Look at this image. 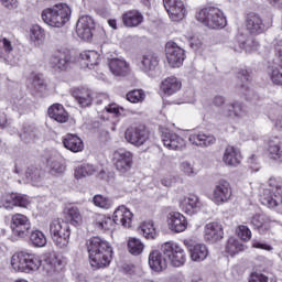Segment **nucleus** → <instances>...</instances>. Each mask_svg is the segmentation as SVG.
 Listing matches in <instances>:
<instances>
[{
  "label": "nucleus",
  "mask_w": 282,
  "mask_h": 282,
  "mask_svg": "<svg viewBox=\"0 0 282 282\" xmlns=\"http://www.w3.org/2000/svg\"><path fill=\"white\" fill-rule=\"evenodd\" d=\"M106 111L108 113H113L117 117L120 116H127V110L120 106H118V104H110L106 107Z\"/></svg>",
  "instance_id": "052dcab7"
},
{
  "label": "nucleus",
  "mask_w": 282,
  "mask_h": 282,
  "mask_svg": "<svg viewBox=\"0 0 282 282\" xmlns=\"http://www.w3.org/2000/svg\"><path fill=\"white\" fill-rule=\"evenodd\" d=\"M113 254V249L111 247H108L107 249H104L100 253H96V256H88L91 268H95V270H100V268H107L109 267V263H111V257Z\"/></svg>",
  "instance_id": "b1692460"
},
{
  "label": "nucleus",
  "mask_w": 282,
  "mask_h": 282,
  "mask_svg": "<svg viewBox=\"0 0 282 282\" xmlns=\"http://www.w3.org/2000/svg\"><path fill=\"white\" fill-rule=\"evenodd\" d=\"M238 85L237 89L240 94H243V96H248V91H250V88L248 87V82L250 80V74H248V70L242 69L238 73Z\"/></svg>",
  "instance_id": "09e8293b"
},
{
  "label": "nucleus",
  "mask_w": 282,
  "mask_h": 282,
  "mask_svg": "<svg viewBox=\"0 0 282 282\" xmlns=\"http://www.w3.org/2000/svg\"><path fill=\"white\" fill-rule=\"evenodd\" d=\"M26 177L28 180L32 181V184H34V186H39V183L41 182V170L29 167L26 170Z\"/></svg>",
  "instance_id": "13d9d810"
},
{
  "label": "nucleus",
  "mask_w": 282,
  "mask_h": 282,
  "mask_svg": "<svg viewBox=\"0 0 282 282\" xmlns=\"http://www.w3.org/2000/svg\"><path fill=\"white\" fill-rule=\"evenodd\" d=\"M161 184L163 186H166L167 188L173 186V184H175V176H171V175H167V176H164L162 180H161Z\"/></svg>",
  "instance_id": "338daca9"
},
{
  "label": "nucleus",
  "mask_w": 282,
  "mask_h": 282,
  "mask_svg": "<svg viewBox=\"0 0 282 282\" xmlns=\"http://www.w3.org/2000/svg\"><path fill=\"white\" fill-rule=\"evenodd\" d=\"M93 204L97 206V208H102L104 210H109V208L113 206V202L102 195H95L93 198Z\"/></svg>",
  "instance_id": "864d4df0"
},
{
  "label": "nucleus",
  "mask_w": 282,
  "mask_h": 282,
  "mask_svg": "<svg viewBox=\"0 0 282 282\" xmlns=\"http://www.w3.org/2000/svg\"><path fill=\"white\" fill-rule=\"evenodd\" d=\"M272 45H273V48H274V52H275V56L282 63V39L275 37L272 42Z\"/></svg>",
  "instance_id": "680f3d73"
},
{
  "label": "nucleus",
  "mask_w": 282,
  "mask_h": 282,
  "mask_svg": "<svg viewBox=\"0 0 282 282\" xmlns=\"http://www.w3.org/2000/svg\"><path fill=\"white\" fill-rule=\"evenodd\" d=\"M10 228L14 237L28 239L30 237V230H32V221L23 214H14L11 217Z\"/></svg>",
  "instance_id": "6e6552de"
},
{
  "label": "nucleus",
  "mask_w": 282,
  "mask_h": 282,
  "mask_svg": "<svg viewBox=\"0 0 282 282\" xmlns=\"http://www.w3.org/2000/svg\"><path fill=\"white\" fill-rule=\"evenodd\" d=\"M0 3L7 10H17L19 8V0H0Z\"/></svg>",
  "instance_id": "e2e57ef3"
},
{
  "label": "nucleus",
  "mask_w": 282,
  "mask_h": 282,
  "mask_svg": "<svg viewBox=\"0 0 282 282\" xmlns=\"http://www.w3.org/2000/svg\"><path fill=\"white\" fill-rule=\"evenodd\" d=\"M72 17V9L66 3L55 4L42 11V21L50 28H63Z\"/></svg>",
  "instance_id": "f03ea898"
},
{
  "label": "nucleus",
  "mask_w": 282,
  "mask_h": 282,
  "mask_svg": "<svg viewBox=\"0 0 282 282\" xmlns=\"http://www.w3.org/2000/svg\"><path fill=\"white\" fill-rule=\"evenodd\" d=\"M144 21V15L138 10H131L122 15L123 25L127 28H138Z\"/></svg>",
  "instance_id": "ea45409f"
},
{
  "label": "nucleus",
  "mask_w": 282,
  "mask_h": 282,
  "mask_svg": "<svg viewBox=\"0 0 282 282\" xmlns=\"http://www.w3.org/2000/svg\"><path fill=\"white\" fill-rule=\"evenodd\" d=\"M260 202L268 208H276L282 204V185L276 178L269 180V188H264L260 195Z\"/></svg>",
  "instance_id": "423d86ee"
},
{
  "label": "nucleus",
  "mask_w": 282,
  "mask_h": 282,
  "mask_svg": "<svg viewBox=\"0 0 282 282\" xmlns=\"http://www.w3.org/2000/svg\"><path fill=\"white\" fill-rule=\"evenodd\" d=\"M65 218L72 226H80L83 224V214H80V209L76 206L66 209Z\"/></svg>",
  "instance_id": "a18cd8bd"
},
{
  "label": "nucleus",
  "mask_w": 282,
  "mask_h": 282,
  "mask_svg": "<svg viewBox=\"0 0 282 282\" xmlns=\"http://www.w3.org/2000/svg\"><path fill=\"white\" fill-rule=\"evenodd\" d=\"M226 252L231 257H235L238 252H243V245L235 238H229L226 246Z\"/></svg>",
  "instance_id": "603ef678"
},
{
  "label": "nucleus",
  "mask_w": 282,
  "mask_h": 282,
  "mask_svg": "<svg viewBox=\"0 0 282 282\" xmlns=\"http://www.w3.org/2000/svg\"><path fill=\"white\" fill-rule=\"evenodd\" d=\"M87 250H88V257H96V254L101 253L104 250H107L111 247V245L100 238V237H93L89 240H87Z\"/></svg>",
  "instance_id": "cd10ccee"
},
{
  "label": "nucleus",
  "mask_w": 282,
  "mask_h": 282,
  "mask_svg": "<svg viewBox=\"0 0 282 282\" xmlns=\"http://www.w3.org/2000/svg\"><path fill=\"white\" fill-rule=\"evenodd\" d=\"M0 202L4 208H14V206H18L19 208H28L31 204L30 197L17 193L4 194L0 198Z\"/></svg>",
  "instance_id": "dca6fc26"
},
{
  "label": "nucleus",
  "mask_w": 282,
  "mask_h": 282,
  "mask_svg": "<svg viewBox=\"0 0 282 282\" xmlns=\"http://www.w3.org/2000/svg\"><path fill=\"white\" fill-rule=\"evenodd\" d=\"M73 97L79 107H91L94 102V93L88 88H77L73 91Z\"/></svg>",
  "instance_id": "7c9ffc66"
},
{
  "label": "nucleus",
  "mask_w": 282,
  "mask_h": 282,
  "mask_svg": "<svg viewBox=\"0 0 282 282\" xmlns=\"http://www.w3.org/2000/svg\"><path fill=\"white\" fill-rule=\"evenodd\" d=\"M204 237L209 243H217V241L224 239V227L217 221L209 223L205 226Z\"/></svg>",
  "instance_id": "a878e982"
},
{
  "label": "nucleus",
  "mask_w": 282,
  "mask_h": 282,
  "mask_svg": "<svg viewBox=\"0 0 282 282\" xmlns=\"http://www.w3.org/2000/svg\"><path fill=\"white\" fill-rule=\"evenodd\" d=\"M63 144L65 149L72 151L73 153H80L83 149H85V144H83V140L76 134H66L63 138Z\"/></svg>",
  "instance_id": "72a5a7b5"
},
{
  "label": "nucleus",
  "mask_w": 282,
  "mask_h": 282,
  "mask_svg": "<svg viewBox=\"0 0 282 282\" xmlns=\"http://www.w3.org/2000/svg\"><path fill=\"white\" fill-rule=\"evenodd\" d=\"M94 226L97 230H113L117 226H123V228H131L133 221V213L126 206H119L113 213V219L107 217L104 214H95L93 216Z\"/></svg>",
  "instance_id": "f257e3e1"
},
{
  "label": "nucleus",
  "mask_w": 282,
  "mask_h": 282,
  "mask_svg": "<svg viewBox=\"0 0 282 282\" xmlns=\"http://www.w3.org/2000/svg\"><path fill=\"white\" fill-rule=\"evenodd\" d=\"M167 225L172 232H184L188 228L186 216L178 212H171L167 215Z\"/></svg>",
  "instance_id": "412c9836"
},
{
  "label": "nucleus",
  "mask_w": 282,
  "mask_h": 282,
  "mask_svg": "<svg viewBox=\"0 0 282 282\" xmlns=\"http://www.w3.org/2000/svg\"><path fill=\"white\" fill-rule=\"evenodd\" d=\"M29 242L33 248H45L47 246V237H45V234L39 229H33L32 231H29Z\"/></svg>",
  "instance_id": "79ce46f5"
},
{
  "label": "nucleus",
  "mask_w": 282,
  "mask_h": 282,
  "mask_svg": "<svg viewBox=\"0 0 282 282\" xmlns=\"http://www.w3.org/2000/svg\"><path fill=\"white\" fill-rule=\"evenodd\" d=\"M72 57L63 51H56L48 61L50 67L54 69V72H65L69 67V63Z\"/></svg>",
  "instance_id": "4be33fe9"
},
{
  "label": "nucleus",
  "mask_w": 282,
  "mask_h": 282,
  "mask_svg": "<svg viewBox=\"0 0 282 282\" xmlns=\"http://www.w3.org/2000/svg\"><path fill=\"white\" fill-rule=\"evenodd\" d=\"M246 28L250 34H263L265 32V24L259 14H250L247 18Z\"/></svg>",
  "instance_id": "2f4dec72"
},
{
  "label": "nucleus",
  "mask_w": 282,
  "mask_h": 282,
  "mask_svg": "<svg viewBox=\"0 0 282 282\" xmlns=\"http://www.w3.org/2000/svg\"><path fill=\"white\" fill-rule=\"evenodd\" d=\"M269 75L274 85H282V67L271 66L269 69Z\"/></svg>",
  "instance_id": "4d7b16f0"
},
{
  "label": "nucleus",
  "mask_w": 282,
  "mask_h": 282,
  "mask_svg": "<svg viewBox=\"0 0 282 282\" xmlns=\"http://www.w3.org/2000/svg\"><path fill=\"white\" fill-rule=\"evenodd\" d=\"M165 54L169 65L172 67H182L186 58V53L184 48L180 47L177 43L170 41L165 44Z\"/></svg>",
  "instance_id": "9d476101"
},
{
  "label": "nucleus",
  "mask_w": 282,
  "mask_h": 282,
  "mask_svg": "<svg viewBox=\"0 0 282 282\" xmlns=\"http://www.w3.org/2000/svg\"><path fill=\"white\" fill-rule=\"evenodd\" d=\"M30 39L35 45H41L45 41V30L37 24L33 25L30 30Z\"/></svg>",
  "instance_id": "3c124183"
},
{
  "label": "nucleus",
  "mask_w": 282,
  "mask_h": 282,
  "mask_svg": "<svg viewBox=\"0 0 282 282\" xmlns=\"http://www.w3.org/2000/svg\"><path fill=\"white\" fill-rule=\"evenodd\" d=\"M238 237L242 240V241H250V239H252V231L250 230V228H248V226L246 225H240L238 227Z\"/></svg>",
  "instance_id": "bf43d9fd"
},
{
  "label": "nucleus",
  "mask_w": 282,
  "mask_h": 282,
  "mask_svg": "<svg viewBox=\"0 0 282 282\" xmlns=\"http://www.w3.org/2000/svg\"><path fill=\"white\" fill-rule=\"evenodd\" d=\"M47 113L52 120H55L56 122L65 123L67 120H69V115L61 104H54L52 105Z\"/></svg>",
  "instance_id": "58836bf2"
},
{
  "label": "nucleus",
  "mask_w": 282,
  "mask_h": 282,
  "mask_svg": "<svg viewBox=\"0 0 282 282\" xmlns=\"http://www.w3.org/2000/svg\"><path fill=\"white\" fill-rule=\"evenodd\" d=\"M196 20L212 30L226 28L228 23L226 21V15H224V11L217 7H207L202 9L196 13Z\"/></svg>",
  "instance_id": "7ed1b4c3"
},
{
  "label": "nucleus",
  "mask_w": 282,
  "mask_h": 282,
  "mask_svg": "<svg viewBox=\"0 0 282 282\" xmlns=\"http://www.w3.org/2000/svg\"><path fill=\"white\" fill-rule=\"evenodd\" d=\"M161 131V140L165 149L170 151H182L184 147H186V141L184 138L180 137L175 132H171L166 128H160Z\"/></svg>",
  "instance_id": "9b49d317"
},
{
  "label": "nucleus",
  "mask_w": 282,
  "mask_h": 282,
  "mask_svg": "<svg viewBox=\"0 0 282 282\" xmlns=\"http://www.w3.org/2000/svg\"><path fill=\"white\" fill-rule=\"evenodd\" d=\"M258 47L259 42L246 36L242 33L238 34L231 44V50H234V52H237L238 54H241L243 50L246 52H252V50H257Z\"/></svg>",
  "instance_id": "aec40b11"
},
{
  "label": "nucleus",
  "mask_w": 282,
  "mask_h": 282,
  "mask_svg": "<svg viewBox=\"0 0 282 282\" xmlns=\"http://www.w3.org/2000/svg\"><path fill=\"white\" fill-rule=\"evenodd\" d=\"M124 138L133 147H143L149 142V130L144 126L130 127L126 130Z\"/></svg>",
  "instance_id": "f8f14e48"
},
{
  "label": "nucleus",
  "mask_w": 282,
  "mask_h": 282,
  "mask_svg": "<svg viewBox=\"0 0 282 282\" xmlns=\"http://www.w3.org/2000/svg\"><path fill=\"white\" fill-rule=\"evenodd\" d=\"M267 111L269 119L274 121V127L282 131V107L273 104L267 107Z\"/></svg>",
  "instance_id": "37998d69"
},
{
  "label": "nucleus",
  "mask_w": 282,
  "mask_h": 282,
  "mask_svg": "<svg viewBox=\"0 0 282 282\" xmlns=\"http://www.w3.org/2000/svg\"><path fill=\"white\" fill-rule=\"evenodd\" d=\"M149 265L153 272H163L166 270L169 262L162 252L154 250L149 254Z\"/></svg>",
  "instance_id": "c756f323"
},
{
  "label": "nucleus",
  "mask_w": 282,
  "mask_h": 282,
  "mask_svg": "<svg viewBox=\"0 0 282 282\" xmlns=\"http://www.w3.org/2000/svg\"><path fill=\"white\" fill-rule=\"evenodd\" d=\"M126 98L129 102L138 104V102H144V98H147V94H144V90L142 89H134L129 91L126 95Z\"/></svg>",
  "instance_id": "5fc2aeb1"
},
{
  "label": "nucleus",
  "mask_w": 282,
  "mask_h": 282,
  "mask_svg": "<svg viewBox=\"0 0 282 282\" xmlns=\"http://www.w3.org/2000/svg\"><path fill=\"white\" fill-rule=\"evenodd\" d=\"M12 52H14L12 41L8 37L0 36V61L6 63V65H19V59L12 57Z\"/></svg>",
  "instance_id": "6ab92c4d"
},
{
  "label": "nucleus",
  "mask_w": 282,
  "mask_h": 282,
  "mask_svg": "<svg viewBox=\"0 0 282 282\" xmlns=\"http://www.w3.org/2000/svg\"><path fill=\"white\" fill-rule=\"evenodd\" d=\"M141 69L152 78L160 74V57L154 53L143 55L141 61Z\"/></svg>",
  "instance_id": "a211bd4d"
},
{
  "label": "nucleus",
  "mask_w": 282,
  "mask_h": 282,
  "mask_svg": "<svg viewBox=\"0 0 282 282\" xmlns=\"http://www.w3.org/2000/svg\"><path fill=\"white\" fill-rule=\"evenodd\" d=\"M268 152L271 160L282 162V142L279 137H272L268 141Z\"/></svg>",
  "instance_id": "f704fd0d"
},
{
  "label": "nucleus",
  "mask_w": 282,
  "mask_h": 282,
  "mask_svg": "<svg viewBox=\"0 0 282 282\" xmlns=\"http://www.w3.org/2000/svg\"><path fill=\"white\" fill-rule=\"evenodd\" d=\"M50 235L53 239V243L63 250L69 246L72 229L69 228V224L56 218L50 224Z\"/></svg>",
  "instance_id": "20e7f679"
},
{
  "label": "nucleus",
  "mask_w": 282,
  "mask_h": 282,
  "mask_svg": "<svg viewBox=\"0 0 282 282\" xmlns=\"http://www.w3.org/2000/svg\"><path fill=\"white\" fill-rule=\"evenodd\" d=\"M232 197V187L230 183L224 178L215 183L210 199L216 206L228 204Z\"/></svg>",
  "instance_id": "1a4fd4ad"
},
{
  "label": "nucleus",
  "mask_w": 282,
  "mask_h": 282,
  "mask_svg": "<svg viewBox=\"0 0 282 282\" xmlns=\"http://www.w3.org/2000/svg\"><path fill=\"white\" fill-rule=\"evenodd\" d=\"M163 4L172 21H182L186 17V7L182 0H163Z\"/></svg>",
  "instance_id": "2eb2a0df"
},
{
  "label": "nucleus",
  "mask_w": 282,
  "mask_h": 282,
  "mask_svg": "<svg viewBox=\"0 0 282 282\" xmlns=\"http://www.w3.org/2000/svg\"><path fill=\"white\" fill-rule=\"evenodd\" d=\"M11 267L15 272H35L41 268V260L28 252L14 253L11 258Z\"/></svg>",
  "instance_id": "39448f33"
},
{
  "label": "nucleus",
  "mask_w": 282,
  "mask_h": 282,
  "mask_svg": "<svg viewBox=\"0 0 282 282\" xmlns=\"http://www.w3.org/2000/svg\"><path fill=\"white\" fill-rule=\"evenodd\" d=\"M192 261H204L208 257V248L204 243H189L187 246Z\"/></svg>",
  "instance_id": "c9c22d12"
},
{
  "label": "nucleus",
  "mask_w": 282,
  "mask_h": 282,
  "mask_svg": "<svg viewBox=\"0 0 282 282\" xmlns=\"http://www.w3.org/2000/svg\"><path fill=\"white\" fill-rule=\"evenodd\" d=\"M140 235H143L145 239H156L158 229L152 220L143 221L138 228Z\"/></svg>",
  "instance_id": "c03bdc74"
},
{
  "label": "nucleus",
  "mask_w": 282,
  "mask_h": 282,
  "mask_svg": "<svg viewBox=\"0 0 282 282\" xmlns=\"http://www.w3.org/2000/svg\"><path fill=\"white\" fill-rule=\"evenodd\" d=\"M51 175H63L65 165L63 164V155L56 150H52L46 159Z\"/></svg>",
  "instance_id": "5701e85b"
},
{
  "label": "nucleus",
  "mask_w": 282,
  "mask_h": 282,
  "mask_svg": "<svg viewBox=\"0 0 282 282\" xmlns=\"http://www.w3.org/2000/svg\"><path fill=\"white\" fill-rule=\"evenodd\" d=\"M180 171L183 173V175H186V177H195V175H197V169H195V164L188 161H183L180 164Z\"/></svg>",
  "instance_id": "6e6d98bb"
},
{
  "label": "nucleus",
  "mask_w": 282,
  "mask_h": 282,
  "mask_svg": "<svg viewBox=\"0 0 282 282\" xmlns=\"http://www.w3.org/2000/svg\"><path fill=\"white\" fill-rule=\"evenodd\" d=\"M249 282H268V278L262 273H252Z\"/></svg>",
  "instance_id": "0e129e2a"
},
{
  "label": "nucleus",
  "mask_w": 282,
  "mask_h": 282,
  "mask_svg": "<svg viewBox=\"0 0 282 282\" xmlns=\"http://www.w3.org/2000/svg\"><path fill=\"white\" fill-rule=\"evenodd\" d=\"M94 18L83 15L76 24V34L82 41H89L94 36Z\"/></svg>",
  "instance_id": "4468645a"
},
{
  "label": "nucleus",
  "mask_w": 282,
  "mask_h": 282,
  "mask_svg": "<svg viewBox=\"0 0 282 282\" xmlns=\"http://www.w3.org/2000/svg\"><path fill=\"white\" fill-rule=\"evenodd\" d=\"M80 58L85 62L88 69H94V66L100 63V54L96 51H84L80 53Z\"/></svg>",
  "instance_id": "49530a36"
},
{
  "label": "nucleus",
  "mask_w": 282,
  "mask_h": 282,
  "mask_svg": "<svg viewBox=\"0 0 282 282\" xmlns=\"http://www.w3.org/2000/svg\"><path fill=\"white\" fill-rule=\"evenodd\" d=\"M162 253L165 256L167 262L174 268H181L186 263V253L182 247L174 242H165L161 247Z\"/></svg>",
  "instance_id": "0eeeda50"
},
{
  "label": "nucleus",
  "mask_w": 282,
  "mask_h": 282,
  "mask_svg": "<svg viewBox=\"0 0 282 282\" xmlns=\"http://www.w3.org/2000/svg\"><path fill=\"white\" fill-rule=\"evenodd\" d=\"M113 162L119 173H127V171H131L133 154L127 150H118L113 153Z\"/></svg>",
  "instance_id": "f3484780"
},
{
  "label": "nucleus",
  "mask_w": 282,
  "mask_h": 282,
  "mask_svg": "<svg viewBox=\"0 0 282 282\" xmlns=\"http://www.w3.org/2000/svg\"><path fill=\"white\" fill-rule=\"evenodd\" d=\"M251 224L253 225V228L260 232V235H263V232H268V230H270V218L265 214H256L251 218Z\"/></svg>",
  "instance_id": "a19ab883"
},
{
  "label": "nucleus",
  "mask_w": 282,
  "mask_h": 282,
  "mask_svg": "<svg viewBox=\"0 0 282 282\" xmlns=\"http://www.w3.org/2000/svg\"><path fill=\"white\" fill-rule=\"evenodd\" d=\"M188 141L195 147H210V144H215V137L204 132H194L189 134Z\"/></svg>",
  "instance_id": "e433bc0d"
},
{
  "label": "nucleus",
  "mask_w": 282,
  "mask_h": 282,
  "mask_svg": "<svg viewBox=\"0 0 282 282\" xmlns=\"http://www.w3.org/2000/svg\"><path fill=\"white\" fill-rule=\"evenodd\" d=\"M178 206H180V209L183 213H185V215L193 216V215H197V213L202 210V207L204 206V204H202L199 196L195 194H189L178 199Z\"/></svg>",
  "instance_id": "ddd939ff"
},
{
  "label": "nucleus",
  "mask_w": 282,
  "mask_h": 282,
  "mask_svg": "<svg viewBox=\"0 0 282 282\" xmlns=\"http://www.w3.org/2000/svg\"><path fill=\"white\" fill-rule=\"evenodd\" d=\"M241 151H239V149L232 145H228L225 149L223 162L226 166L237 167L241 164Z\"/></svg>",
  "instance_id": "c85d7f7f"
},
{
  "label": "nucleus",
  "mask_w": 282,
  "mask_h": 282,
  "mask_svg": "<svg viewBox=\"0 0 282 282\" xmlns=\"http://www.w3.org/2000/svg\"><path fill=\"white\" fill-rule=\"evenodd\" d=\"M97 171L98 170L96 166L89 163H84L75 169V177L76 180H83V177H89V175H94V173Z\"/></svg>",
  "instance_id": "8fccbe9b"
},
{
  "label": "nucleus",
  "mask_w": 282,
  "mask_h": 282,
  "mask_svg": "<svg viewBox=\"0 0 282 282\" xmlns=\"http://www.w3.org/2000/svg\"><path fill=\"white\" fill-rule=\"evenodd\" d=\"M128 250L133 257H140L144 252V243L140 238L130 237L128 239Z\"/></svg>",
  "instance_id": "de8ad7c7"
},
{
  "label": "nucleus",
  "mask_w": 282,
  "mask_h": 282,
  "mask_svg": "<svg viewBox=\"0 0 282 282\" xmlns=\"http://www.w3.org/2000/svg\"><path fill=\"white\" fill-rule=\"evenodd\" d=\"M108 67L113 76H127L129 72V64L122 58L110 59Z\"/></svg>",
  "instance_id": "4c0bfd02"
},
{
  "label": "nucleus",
  "mask_w": 282,
  "mask_h": 282,
  "mask_svg": "<svg viewBox=\"0 0 282 282\" xmlns=\"http://www.w3.org/2000/svg\"><path fill=\"white\" fill-rule=\"evenodd\" d=\"M46 272L51 276L53 282H63L65 279V272L63 271V262L58 258H53L45 265Z\"/></svg>",
  "instance_id": "393cba45"
},
{
  "label": "nucleus",
  "mask_w": 282,
  "mask_h": 282,
  "mask_svg": "<svg viewBox=\"0 0 282 282\" xmlns=\"http://www.w3.org/2000/svg\"><path fill=\"white\" fill-rule=\"evenodd\" d=\"M252 248H258L260 250H267L268 252L272 251V246L265 245V243L257 241V240L252 241Z\"/></svg>",
  "instance_id": "69168bd1"
},
{
  "label": "nucleus",
  "mask_w": 282,
  "mask_h": 282,
  "mask_svg": "<svg viewBox=\"0 0 282 282\" xmlns=\"http://www.w3.org/2000/svg\"><path fill=\"white\" fill-rule=\"evenodd\" d=\"M221 116L225 118H232V116H235L237 119H241L248 116V109L246 108V105L235 101L231 105H225L223 107Z\"/></svg>",
  "instance_id": "bb28decb"
},
{
  "label": "nucleus",
  "mask_w": 282,
  "mask_h": 282,
  "mask_svg": "<svg viewBox=\"0 0 282 282\" xmlns=\"http://www.w3.org/2000/svg\"><path fill=\"white\" fill-rule=\"evenodd\" d=\"M180 89H182V80L175 76L165 78L161 84V90L166 96H173V94H177Z\"/></svg>",
  "instance_id": "473e14b6"
},
{
  "label": "nucleus",
  "mask_w": 282,
  "mask_h": 282,
  "mask_svg": "<svg viewBox=\"0 0 282 282\" xmlns=\"http://www.w3.org/2000/svg\"><path fill=\"white\" fill-rule=\"evenodd\" d=\"M226 102V99L223 96H216L214 98V105L216 107H221V109H224V104Z\"/></svg>",
  "instance_id": "774afa93"
}]
</instances>
